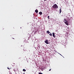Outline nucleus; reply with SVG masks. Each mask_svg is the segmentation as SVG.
I'll list each match as a JSON object with an SVG mask.
<instances>
[{"label": "nucleus", "mask_w": 74, "mask_h": 74, "mask_svg": "<svg viewBox=\"0 0 74 74\" xmlns=\"http://www.w3.org/2000/svg\"><path fill=\"white\" fill-rule=\"evenodd\" d=\"M51 69H50V70H49V71H51Z\"/></svg>", "instance_id": "16"}, {"label": "nucleus", "mask_w": 74, "mask_h": 74, "mask_svg": "<svg viewBox=\"0 0 74 74\" xmlns=\"http://www.w3.org/2000/svg\"><path fill=\"white\" fill-rule=\"evenodd\" d=\"M66 21V19L64 18V22H65V21Z\"/></svg>", "instance_id": "10"}, {"label": "nucleus", "mask_w": 74, "mask_h": 74, "mask_svg": "<svg viewBox=\"0 0 74 74\" xmlns=\"http://www.w3.org/2000/svg\"><path fill=\"white\" fill-rule=\"evenodd\" d=\"M48 19H49V16H48Z\"/></svg>", "instance_id": "13"}, {"label": "nucleus", "mask_w": 74, "mask_h": 74, "mask_svg": "<svg viewBox=\"0 0 74 74\" xmlns=\"http://www.w3.org/2000/svg\"><path fill=\"white\" fill-rule=\"evenodd\" d=\"M23 74H24V73H23Z\"/></svg>", "instance_id": "20"}, {"label": "nucleus", "mask_w": 74, "mask_h": 74, "mask_svg": "<svg viewBox=\"0 0 74 74\" xmlns=\"http://www.w3.org/2000/svg\"><path fill=\"white\" fill-rule=\"evenodd\" d=\"M65 23V24L67 25H69V23H68V21H66L64 22Z\"/></svg>", "instance_id": "3"}, {"label": "nucleus", "mask_w": 74, "mask_h": 74, "mask_svg": "<svg viewBox=\"0 0 74 74\" xmlns=\"http://www.w3.org/2000/svg\"><path fill=\"white\" fill-rule=\"evenodd\" d=\"M13 38V39H14V38Z\"/></svg>", "instance_id": "18"}, {"label": "nucleus", "mask_w": 74, "mask_h": 74, "mask_svg": "<svg viewBox=\"0 0 74 74\" xmlns=\"http://www.w3.org/2000/svg\"><path fill=\"white\" fill-rule=\"evenodd\" d=\"M21 59V58H19V60H20Z\"/></svg>", "instance_id": "15"}, {"label": "nucleus", "mask_w": 74, "mask_h": 74, "mask_svg": "<svg viewBox=\"0 0 74 74\" xmlns=\"http://www.w3.org/2000/svg\"><path fill=\"white\" fill-rule=\"evenodd\" d=\"M61 12H62V10H61V8H60V14L61 13Z\"/></svg>", "instance_id": "6"}, {"label": "nucleus", "mask_w": 74, "mask_h": 74, "mask_svg": "<svg viewBox=\"0 0 74 74\" xmlns=\"http://www.w3.org/2000/svg\"><path fill=\"white\" fill-rule=\"evenodd\" d=\"M49 36H52V33H51L50 34H49Z\"/></svg>", "instance_id": "9"}, {"label": "nucleus", "mask_w": 74, "mask_h": 74, "mask_svg": "<svg viewBox=\"0 0 74 74\" xmlns=\"http://www.w3.org/2000/svg\"><path fill=\"white\" fill-rule=\"evenodd\" d=\"M44 1H46V0H44Z\"/></svg>", "instance_id": "17"}, {"label": "nucleus", "mask_w": 74, "mask_h": 74, "mask_svg": "<svg viewBox=\"0 0 74 74\" xmlns=\"http://www.w3.org/2000/svg\"><path fill=\"white\" fill-rule=\"evenodd\" d=\"M35 12H36V13H38V10H35Z\"/></svg>", "instance_id": "8"}, {"label": "nucleus", "mask_w": 74, "mask_h": 74, "mask_svg": "<svg viewBox=\"0 0 74 74\" xmlns=\"http://www.w3.org/2000/svg\"><path fill=\"white\" fill-rule=\"evenodd\" d=\"M45 42L46 43V44H49V41L47 40L45 41Z\"/></svg>", "instance_id": "2"}, {"label": "nucleus", "mask_w": 74, "mask_h": 74, "mask_svg": "<svg viewBox=\"0 0 74 74\" xmlns=\"http://www.w3.org/2000/svg\"><path fill=\"white\" fill-rule=\"evenodd\" d=\"M60 55H61V56H62V55H61V54Z\"/></svg>", "instance_id": "19"}, {"label": "nucleus", "mask_w": 74, "mask_h": 74, "mask_svg": "<svg viewBox=\"0 0 74 74\" xmlns=\"http://www.w3.org/2000/svg\"><path fill=\"white\" fill-rule=\"evenodd\" d=\"M13 71H15V69H14Z\"/></svg>", "instance_id": "14"}, {"label": "nucleus", "mask_w": 74, "mask_h": 74, "mask_svg": "<svg viewBox=\"0 0 74 74\" xmlns=\"http://www.w3.org/2000/svg\"><path fill=\"white\" fill-rule=\"evenodd\" d=\"M23 71H26V70H25L24 69H23Z\"/></svg>", "instance_id": "11"}, {"label": "nucleus", "mask_w": 74, "mask_h": 74, "mask_svg": "<svg viewBox=\"0 0 74 74\" xmlns=\"http://www.w3.org/2000/svg\"><path fill=\"white\" fill-rule=\"evenodd\" d=\"M47 33H48V34H49V33H50V32H49V31H47Z\"/></svg>", "instance_id": "7"}, {"label": "nucleus", "mask_w": 74, "mask_h": 74, "mask_svg": "<svg viewBox=\"0 0 74 74\" xmlns=\"http://www.w3.org/2000/svg\"><path fill=\"white\" fill-rule=\"evenodd\" d=\"M39 14L40 15H42V13L41 12H39Z\"/></svg>", "instance_id": "5"}, {"label": "nucleus", "mask_w": 74, "mask_h": 74, "mask_svg": "<svg viewBox=\"0 0 74 74\" xmlns=\"http://www.w3.org/2000/svg\"><path fill=\"white\" fill-rule=\"evenodd\" d=\"M53 36L54 37V38H55V34L53 32Z\"/></svg>", "instance_id": "4"}, {"label": "nucleus", "mask_w": 74, "mask_h": 74, "mask_svg": "<svg viewBox=\"0 0 74 74\" xmlns=\"http://www.w3.org/2000/svg\"><path fill=\"white\" fill-rule=\"evenodd\" d=\"M11 69V68H9L8 67V70H10V69Z\"/></svg>", "instance_id": "12"}, {"label": "nucleus", "mask_w": 74, "mask_h": 74, "mask_svg": "<svg viewBox=\"0 0 74 74\" xmlns=\"http://www.w3.org/2000/svg\"><path fill=\"white\" fill-rule=\"evenodd\" d=\"M52 7L53 8L56 9V8H58V6L56 4H55L53 5V6Z\"/></svg>", "instance_id": "1"}]
</instances>
